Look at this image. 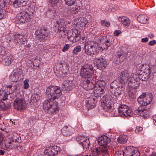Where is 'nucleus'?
Instances as JSON below:
<instances>
[{
    "instance_id": "26",
    "label": "nucleus",
    "mask_w": 156,
    "mask_h": 156,
    "mask_svg": "<svg viewBox=\"0 0 156 156\" xmlns=\"http://www.w3.org/2000/svg\"><path fill=\"white\" fill-rule=\"evenodd\" d=\"M62 132L63 136H69L73 133V129L71 127L65 126L62 130Z\"/></svg>"
},
{
    "instance_id": "12",
    "label": "nucleus",
    "mask_w": 156,
    "mask_h": 156,
    "mask_svg": "<svg viewBox=\"0 0 156 156\" xmlns=\"http://www.w3.org/2000/svg\"><path fill=\"white\" fill-rule=\"evenodd\" d=\"M19 143L16 139L12 138L11 139H7L5 141L4 149H6L7 150L16 148L19 145Z\"/></svg>"
},
{
    "instance_id": "55",
    "label": "nucleus",
    "mask_w": 156,
    "mask_h": 156,
    "mask_svg": "<svg viewBox=\"0 0 156 156\" xmlns=\"http://www.w3.org/2000/svg\"><path fill=\"white\" fill-rule=\"evenodd\" d=\"M125 114V116L124 117H127L128 116H131L132 115V111L129 109H127L126 110V112L124 113Z\"/></svg>"
},
{
    "instance_id": "25",
    "label": "nucleus",
    "mask_w": 156,
    "mask_h": 156,
    "mask_svg": "<svg viewBox=\"0 0 156 156\" xmlns=\"http://www.w3.org/2000/svg\"><path fill=\"white\" fill-rule=\"evenodd\" d=\"M136 113L144 118L147 119L149 116V112L143 108H141L136 111Z\"/></svg>"
},
{
    "instance_id": "20",
    "label": "nucleus",
    "mask_w": 156,
    "mask_h": 156,
    "mask_svg": "<svg viewBox=\"0 0 156 156\" xmlns=\"http://www.w3.org/2000/svg\"><path fill=\"white\" fill-rule=\"evenodd\" d=\"M60 152V148L57 146H54L50 149L46 148L44 153L45 154L48 156H53L59 154Z\"/></svg>"
},
{
    "instance_id": "9",
    "label": "nucleus",
    "mask_w": 156,
    "mask_h": 156,
    "mask_svg": "<svg viewBox=\"0 0 156 156\" xmlns=\"http://www.w3.org/2000/svg\"><path fill=\"white\" fill-rule=\"evenodd\" d=\"M31 16L27 11H23L18 13L16 16L17 22L19 24L26 23L30 22Z\"/></svg>"
},
{
    "instance_id": "61",
    "label": "nucleus",
    "mask_w": 156,
    "mask_h": 156,
    "mask_svg": "<svg viewBox=\"0 0 156 156\" xmlns=\"http://www.w3.org/2000/svg\"><path fill=\"white\" fill-rule=\"evenodd\" d=\"M64 11L68 14H70L72 13V11L71 10V7H68L65 8Z\"/></svg>"
},
{
    "instance_id": "53",
    "label": "nucleus",
    "mask_w": 156,
    "mask_h": 156,
    "mask_svg": "<svg viewBox=\"0 0 156 156\" xmlns=\"http://www.w3.org/2000/svg\"><path fill=\"white\" fill-rule=\"evenodd\" d=\"M101 23L102 26L107 27H109L110 25V23L109 21L107 22L105 20H101Z\"/></svg>"
},
{
    "instance_id": "27",
    "label": "nucleus",
    "mask_w": 156,
    "mask_h": 156,
    "mask_svg": "<svg viewBox=\"0 0 156 156\" xmlns=\"http://www.w3.org/2000/svg\"><path fill=\"white\" fill-rule=\"evenodd\" d=\"M28 0H15L13 4L14 7L17 8L19 7L26 5Z\"/></svg>"
},
{
    "instance_id": "34",
    "label": "nucleus",
    "mask_w": 156,
    "mask_h": 156,
    "mask_svg": "<svg viewBox=\"0 0 156 156\" xmlns=\"http://www.w3.org/2000/svg\"><path fill=\"white\" fill-rule=\"evenodd\" d=\"M14 42L15 44L18 43H23L24 44H25L27 42V40L24 36H20L19 37H15V38L14 39Z\"/></svg>"
},
{
    "instance_id": "44",
    "label": "nucleus",
    "mask_w": 156,
    "mask_h": 156,
    "mask_svg": "<svg viewBox=\"0 0 156 156\" xmlns=\"http://www.w3.org/2000/svg\"><path fill=\"white\" fill-rule=\"evenodd\" d=\"M40 99V95L37 93L34 94L31 96V100L34 102H37Z\"/></svg>"
},
{
    "instance_id": "18",
    "label": "nucleus",
    "mask_w": 156,
    "mask_h": 156,
    "mask_svg": "<svg viewBox=\"0 0 156 156\" xmlns=\"http://www.w3.org/2000/svg\"><path fill=\"white\" fill-rule=\"evenodd\" d=\"M81 84L83 87L86 90H92L94 89L96 86V80L94 81L91 79L82 80Z\"/></svg>"
},
{
    "instance_id": "32",
    "label": "nucleus",
    "mask_w": 156,
    "mask_h": 156,
    "mask_svg": "<svg viewBox=\"0 0 156 156\" xmlns=\"http://www.w3.org/2000/svg\"><path fill=\"white\" fill-rule=\"evenodd\" d=\"M87 101V107L88 108H93L95 106L97 100L95 98H90Z\"/></svg>"
},
{
    "instance_id": "15",
    "label": "nucleus",
    "mask_w": 156,
    "mask_h": 156,
    "mask_svg": "<svg viewBox=\"0 0 156 156\" xmlns=\"http://www.w3.org/2000/svg\"><path fill=\"white\" fill-rule=\"evenodd\" d=\"M56 23L58 25L57 33L59 35V37H62L63 35H65L66 23L65 22L64 19H59L56 21Z\"/></svg>"
},
{
    "instance_id": "19",
    "label": "nucleus",
    "mask_w": 156,
    "mask_h": 156,
    "mask_svg": "<svg viewBox=\"0 0 156 156\" xmlns=\"http://www.w3.org/2000/svg\"><path fill=\"white\" fill-rule=\"evenodd\" d=\"M3 55L1 61L2 64L5 66H9L14 60V58L12 55L11 54L5 55V54Z\"/></svg>"
},
{
    "instance_id": "50",
    "label": "nucleus",
    "mask_w": 156,
    "mask_h": 156,
    "mask_svg": "<svg viewBox=\"0 0 156 156\" xmlns=\"http://www.w3.org/2000/svg\"><path fill=\"white\" fill-rule=\"evenodd\" d=\"M51 4L52 5L51 7H54L55 8L57 7L56 6L57 5V4L59 2V0H50Z\"/></svg>"
},
{
    "instance_id": "14",
    "label": "nucleus",
    "mask_w": 156,
    "mask_h": 156,
    "mask_svg": "<svg viewBox=\"0 0 156 156\" xmlns=\"http://www.w3.org/2000/svg\"><path fill=\"white\" fill-rule=\"evenodd\" d=\"M23 74V73L20 69H15L9 76V80L12 82H17L22 79L21 76Z\"/></svg>"
},
{
    "instance_id": "8",
    "label": "nucleus",
    "mask_w": 156,
    "mask_h": 156,
    "mask_svg": "<svg viewBox=\"0 0 156 156\" xmlns=\"http://www.w3.org/2000/svg\"><path fill=\"white\" fill-rule=\"evenodd\" d=\"M153 96L150 93H144L137 99L138 101L141 106L150 104L152 101Z\"/></svg>"
},
{
    "instance_id": "62",
    "label": "nucleus",
    "mask_w": 156,
    "mask_h": 156,
    "mask_svg": "<svg viewBox=\"0 0 156 156\" xmlns=\"http://www.w3.org/2000/svg\"><path fill=\"white\" fill-rule=\"evenodd\" d=\"M28 9L29 10L27 12V13H29V14H30V16H31V15L33 14L34 12H35V11L33 9H32L30 7L28 8Z\"/></svg>"
},
{
    "instance_id": "40",
    "label": "nucleus",
    "mask_w": 156,
    "mask_h": 156,
    "mask_svg": "<svg viewBox=\"0 0 156 156\" xmlns=\"http://www.w3.org/2000/svg\"><path fill=\"white\" fill-rule=\"evenodd\" d=\"M60 68L61 71L64 74L66 73L69 71V65L66 63L63 64Z\"/></svg>"
},
{
    "instance_id": "30",
    "label": "nucleus",
    "mask_w": 156,
    "mask_h": 156,
    "mask_svg": "<svg viewBox=\"0 0 156 156\" xmlns=\"http://www.w3.org/2000/svg\"><path fill=\"white\" fill-rule=\"evenodd\" d=\"M104 89L105 88L101 87H95L94 90V94L95 97L96 98L101 97V95L104 93Z\"/></svg>"
},
{
    "instance_id": "54",
    "label": "nucleus",
    "mask_w": 156,
    "mask_h": 156,
    "mask_svg": "<svg viewBox=\"0 0 156 156\" xmlns=\"http://www.w3.org/2000/svg\"><path fill=\"white\" fill-rule=\"evenodd\" d=\"M108 100H111L109 98V97L108 96H104L103 98L101 99V103L103 104L105 103L107 101H108Z\"/></svg>"
},
{
    "instance_id": "10",
    "label": "nucleus",
    "mask_w": 156,
    "mask_h": 156,
    "mask_svg": "<svg viewBox=\"0 0 156 156\" xmlns=\"http://www.w3.org/2000/svg\"><path fill=\"white\" fill-rule=\"evenodd\" d=\"M80 32L76 29L71 30L67 32V36L69 40L73 42H76L80 39Z\"/></svg>"
},
{
    "instance_id": "16",
    "label": "nucleus",
    "mask_w": 156,
    "mask_h": 156,
    "mask_svg": "<svg viewBox=\"0 0 156 156\" xmlns=\"http://www.w3.org/2000/svg\"><path fill=\"white\" fill-rule=\"evenodd\" d=\"M97 68L100 70H103L107 67L108 63L106 59L101 57H96L94 59Z\"/></svg>"
},
{
    "instance_id": "13",
    "label": "nucleus",
    "mask_w": 156,
    "mask_h": 156,
    "mask_svg": "<svg viewBox=\"0 0 156 156\" xmlns=\"http://www.w3.org/2000/svg\"><path fill=\"white\" fill-rule=\"evenodd\" d=\"M78 144L81 145L84 149L86 150L90 144L89 139L83 135L77 136L76 139Z\"/></svg>"
},
{
    "instance_id": "7",
    "label": "nucleus",
    "mask_w": 156,
    "mask_h": 156,
    "mask_svg": "<svg viewBox=\"0 0 156 156\" xmlns=\"http://www.w3.org/2000/svg\"><path fill=\"white\" fill-rule=\"evenodd\" d=\"M132 77L131 74L127 70H124L119 73L118 75L119 79L115 80L125 85L127 83L128 81L131 79Z\"/></svg>"
},
{
    "instance_id": "23",
    "label": "nucleus",
    "mask_w": 156,
    "mask_h": 156,
    "mask_svg": "<svg viewBox=\"0 0 156 156\" xmlns=\"http://www.w3.org/2000/svg\"><path fill=\"white\" fill-rule=\"evenodd\" d=\"M59 107L58 106V104L57 102L54 101L53 104H52L51 106L47 112L49 114H55L58 112Z\"/></svg>"
},
{
    "instance_id": "29",
    "label": "nucleus",
    "mask_w": 156,
    "mask_h": 156,
    "mask_svg": "<svg viewBox=\"0 0 156 156\" xmlns=\"http://www.w3.org/2000/svg\"><path fill=\"white\" fill-rule=\"evenodd\" d=\"M56 11L55 8L52 7H50L46 12V16L48 18L53 19L55 14Z\"/></svg>"
},
{
    "instance_id": "3",
    "label": "nucleus",
    "mask_w": 156,
    "mask_h": 156,
    "mask_svg": "<svg viewBox=\"0 0 156 156\" xmlns=\"http://www.w3.org/2000/svg\"><path fill=\"white\" fill-rule=\"evenodd\" d=\"M62 90L58 86H50L46 90L47 97L53 100L59 98L62 94Z\"/></svg>"
},
{
    "instance_id": "2",
    "label": "nucleus",
    "mask_w": 156,
    "mask_h": 156,
    "mask_svg": "<svg viewBox=\"0 0 156 156\" xmlns=\"http://www.w3.org/2000/svg\"><path fill=\"white\" fill-rule=\"evenodd\" d=\"M5 88V91L3 92V94L0 91V96L2 95V99L3 100L6 99L12 100L14 98V95L12 93L17 89V86L13 83H10L6 85Z\"/></svg>"
},
{
    "instance_id": "31",
    "label": "nucleus",
    "mask_w": 156,
    "mask_h": 156,
    "mask_svg": "<svg viewBox=\"0 0 156 156\" xmlns=\"http://www.w3.org/2000/svg\"><path fill=\"white\" fill-rule=\"evenodd\" d=\"M127 107L125 105H121L119 106L118 110L119 115L123 117L125 116V114L124 113L127 109Z\"/></svg>"
},
{
    "instance_id": "39",
    "label": "nucleus",
    "mask_w": 156,
    "mask_h": 156,
    "mask_svg": "<svg viewBox=\"0 0 156 156\" xmlns=\"http://www.w3.org/2000/svg\"><path fill=\"white\" fill-rule=\"evenodd\" d=\"M117 57V59L120 62H122L125 59V56L124 54H123L122 51L117 53L116 55Z\"/></svg>"
},
{
    "instance_id": "4",
    "label": "nucleus",
    "mask_w": 156,
    "mask_h": 156,
    "mask_svg": "<svg viewBox=\"0 0 156 156\" xmlns=\"http://www.w3.org/2000/svg\"><path fill=\"white\" fill-rule=\"evenodd\" d=\"M98 43L95 41H88L85 43V53L88 55L93 56L96 54Z\"/></svg>"
},
{
    "instance_id": "17",
    "label": "nucleus",
    "mask_w": 156,
    "mask_h": 156,
    "mask_svg": "<svg viewBox=\"0 0 156 156\" xmlns=\"http://www.w3.org/2000/svg\"><path fill=\"white\" fill-rule=\"evenodd\" d=\"M13 105L15 109L20 111L24 109L26 106L25 101L23 98H17L14 101Z\"/></svg>"
},
{
    "instance_id": "38",
    "label": "nucleus",
    "mask_w": 156,
    "mask_h": 156,
    "mask_svg": "<svg viewBox=\"0 0 156 156\" xmlns=\"http://www.w3.org/2000/svg\"><path fill=\"white\" fill-rule=\"evenodd\" d=\"M137 20L139 22L141 23H145L148 20L147 18L144 15L142 14L138 16Z\"/></svg>"
},
{
    "instance_id": "11",
    "label": "nucleus",
    "mask_w": 156,
    "mask_h": 156,
    "mask_svg": "<svg viewBox=\"0 0 156 156\" xmlns=\"http://www.w3.org/2000/svg\"><path fill=\"white\" fill-rule=\"evenodd\" d=\"M35 38L37 40L44 42L46 40L45 37L48 36L49 33L46 28H43L36 30L35 32Z\"/></svg>"
},
{
    "instance_id": "5",
    "label": "nucleus",
    "mask_w": 156,
    "mask_h": 156,
    "mask_svg": "<svg viewBox=\"0 0 156 156\" xmlns=\"http://www.w3.org/2000/svg\"><path fill=\"white\" fill-rule=\"evenodd\" d=\"M125 87V85L115 80L111 83L109 90L113 95L119 96L123 91Z\"/></svg>"
},
{
    "instance_id": "28",
    "label": "nucleus",
    "mask_w": 156,
    "mask_h": 156,
    "mask_svg": "<svg viewBox=\"0 0 156 156\" xmlns=\"http://www.w3.org/2000/svg\"><path fill=\"white\" fill-rule=\"evenodd\" d=\"M66 90H70L74 87V84L72 80H67L65 81L63 84Z\"/></svg>"
},
{
    "instance_id": "22",
    "label": "nucleus",
    "mask_w": 156,
    "mask_h": 156,
    "mask_svg": "<svg viewBox=\"0 0 156 156\" xmlns=\"http://www.w3.org/2000/svg\"><path fill=\"white\" fill-rule=\"evenodd\" d=\"M139 86V83L136 81L134 78L132 77L131 79L129 80V83H128V90L131 92L133 89H136Z\"/></svg>"
},
{
    "instance_id": "63",
    "label": "nucleus",
    "mask_w": 156,
    "mask_h": 156,
    "mask_svg": "<svg viewBox=\"0 0 156 156\" xmlns=\"http://www.w3.org/2000/svg\"><path fill=\"white\" fill-rule=\"evenodd\" d=\"M143 129L142 127L140 126L137 127L135 130V132L136 133H138L140 132Z\"/></svg>"
},
{
    "instance_id": "56",
    "label": "nucleus",
    "mask_w": 156,
    "mask_h": 156,
    "mask_svg": "<svg viewBox=\"0 0 156 156\" xmlns=\"http://www.w3.org/2000/svg\"><path fill=\"white\" fill-rule=\"evenodd\" d=\"M29 80L28 79H26L24 81L23 87L24 89H26L28 88L29 86Z\"/></svg>"
},
{
    "instance_id": "46",
    "label": "nucleus",
    "mask_w": 156,
    "mask_h": 156,
    "mask_svg": "<svg viewBox=\"0 0 156 156\" xmlns=\"http://www.w3.org/2000/svg\"><path fill=\"white\" fill-rule=\"evenodd\" d=\"M108 101H107L105 103L102 104V105H105V108H107L108 109H109L112 107V101L111 100H108Z\"/></svg>"
},
{
    "instance_id": "35",
    "label": "nucleus",
    "mask_w": 156,
    "mask_h": 156,
    "mask_svg": "<svg viewBox=\"0 0 156 156\" xmlns=\"http://www.w3.org/2000/svg\"><path fill=\"white\" fill-rule=\"evenodd\" d=\"M128 140V137L127 136L123 135H120L117 139L119 143L124 144L126 143Z\"/></svg>"
},
{
    "instance_id": "48",
    "label": "nucleus",
    "mask_w": 156,
    "mask_h": 156,
    "mask_svg": "<svg viewBox=\"0 0 156 156\" xmlns=\"http://www.w3.org/2000/svg\"><path fill=\"white\" fill-rule=\"evenodd\" d=\"M17 47L19 48L20 50L22 51L24 49H26V45L23 44L18 43V44H16Z\"/></svg>"
},
{
    "instance_id": "64",
    "label": "nucleus",
    "mask_w": 156,
    "mask_h": 156,
    "mask_svg": "<svg viewBox=\"0 0 156 156\" xmlns=\"http://www.w3.org/2000/svg\"><path fill=\"white\" fill-rule=\"evenodd\" d=\"M35 120V118L34 117H30L29 119V122L31 124L33 123Z\"/></svg>"
},
{
    "instance_id": "21",
    "label": "nucleus",
    "mask_w": 156,
    "mask_h": 156,
    "mask_svg": "<svg viewBox=\"0 0 156 156\" xmlns=\"http://www.w3.org/2000/svg\"><path fill=\"white\" fill-rule=\"evenodd\" d=\"M100 42L101 44V48L102 50L107 49L108 47L111 45V40L109 38H107L106 37H102L100 40Z\"/></svg>"
},
{
    "instance_id": "1",
    "label": "nucleus",
    "mask_w": 156,
    "mask_h": 156,
    "mask_svg": "<svg viewBox=\"0 0 156 156\" xmlns=\"http://www.w3.org/2000/svg\"><path fill=\"white\" fill-rule=\"evenodd\" d=\"M98 141L99 145L105 146L93 148L92 150V155L93 156H103L108 153V147L106 145L110 142V138L106 136H102L98 138Z\"/></svg>"
},
{
    "instance_id": "57",
    "label": "nucleus",
    "mask_w": 156,
    "mask_h": 156,
    "mask_svg": "<svg viewBox=\"0 0 156 156\" xmlns=\"http://www.w3.org/2000/svg\"><path fill=\"white\" fill-rule=\"evenodd\" d=\"M41 63V61L38 59H35L33 62V65L35 66H38Z\"/></svg>"
},
{
    "instance_id": "42",
    "label": "nucleus",
    "mask_w": 156,
    "mask_h": 156,
    "mask_svg": "<svg viewBox=\"0 0 156 156\" xmlns=\"http://www.w3.org/2000/svg\"><path fill=\"white\" fill-rule=\"evenodd\" d=\"M95 87H99L105 89V86L106 85L105 82L102 80H99L96 81Z\"/></svg>"
},
{
    "instance_id": "41",
    "label": "nucleus",
    "mask_w": 156,
    "mask_h": 156,
    "mask_svg": "<svg viewBox=\"0 0 156 156\" xmlns=\"http://www.w3.org/2000/svg\"><path fill=\"white\" fill-rule=\"evenodd\" d=\"M140 75L139 76V79L142 81H147L150 78V76L147 74H144L143 73L139 72Z\"/></svg>"
},
{
    "instance_id": "59",
    "label": "nucleus",
    "mask_w": 156,
    "mask_h": 156,
    "mask_svg": "<svg viewBox=\"0 0 156 156\" xmlns=\"http://www.w3.org/2000/svg\"><path fill=\"white\" fill-rule=\"evenodd\" d=\"M70 46V45L69 44H66L64 46L63 48L62 49V51L63 52H65L67 51Z\"/></svg>"
},
{
    "instance_id": "58",
    "label": "nucleus",
    "mask_w": 156,
    "mask_h": 156,
    "mask_svg": "<svg viewBox=\"0 0 156 156\" xmlns=\"http://www.w3.org/2000/svg\"><path fill=\"white\" fill-rule=\"evenodd\" d=\"M5 48L2 46H0V54L1 55H3L5 53Z\"/></svg>"
},
{
    "instance_id": "47",
    "label": "nucleus",
    "mask_w": 156,
    "mask_h": 156,
    "mask_svg": "<svg viewBox=\"0 0 156 156\" xmlns=\"http://www.w3.org/2000/svg\"><path fill=\"white\" fill-rule=\"evenodd\" d=\"M71 8L72 12L73 13L78 12L80 9V8L79 6L75 5L73 6L72 7H71Z\"/></svg>"
},
{
    "instance_id": "45",
    "label": "nucleus",
    "mask_w": 156,
    "mask_h": 156,
    "mask_svg": "<svg viewBox=\"0 0 156 156\" xmlns=\"http://www.w3.org/2000/svg\"><path fill=\"white\" fill-rule=\"evenodd\" d=\"M7 17L5 11L3 9H0V20L4 19Z\"/></svg>"
},
{
    "instance_id": "37",
    "label": "nucleus",
    "mask_w": 156,
    "mask_h": 156,
    "mask_svg": "<svg viewBox=\"0 0 156 156\" xmlns=\"http://www.w3.org/2000/svg\"><path fill=\"white\" fill-rule=\"evenodd\" d=\"M119 20L123 24L126 26H129L130 23V20L126 17H120Z\"/></svg>"
},
{
    "instance_id": "51",
    "label": "nucleus",
    "mask_w": 156,
    "mask_h": 156,
    "mask_svg": "<svg viewBox=\"0 0 156 156\" xmlns=\"http://www.w3.org/2000/svg\"><path fill=\"white\" fill-rule=\"evenodd\" d=\"M66 4L69 6L73 5L75 3L76 0H64Z\"/></svg>"
},
{
    "instance_id": "36",
    "label": "nucleus",
    "mask_w": 156,
    "mask_h": 156,
    "mask_svg": "<svg viewBox=\"0 0 156 156\" xmlns=\"http://www.w3.org/2000/svg\"><path fill=\"white\" fill-rule=\"evenodd\" d=\"M123 153L124 156H136L133 150L131 148L126 149Z\"/></svg>"
},
{
    "instance_id": "43",
    "label": "nucleus",
    "mask_w": 156,
    "mask_h": 156,
    "mask_svg": "<svg viewBox=\"0 0 156 156\" xmlns=\"http://www.w3.org/2000/svg\"><path fill=\"white\" fill-rule=\"evenodd\" d=\"M82 50V48L80 45H77L74 47L72 51L73 54V55H76L78 53L80 52Z\"/></svg>"
},
{
    "instance_id": "60",
    "label": "nucleus",
    "mask_w": 156,
    "mask_h": 156,
    "mask_svg": "<svg viewBox=\"0 0 156 156\" xmlns=\"http://www.w3.org/2000/svg\"><path fill=\"white\" fill-rule=\"evenodd\" d=\"M6 4V2L5 0H0V7H4Z\"/></svg>"
},
{
    "instance_id": "33",
    "label": "nucleus",
    "mask_w": 156,
    "mask_h": 156,
    "mask_svg": "<svg viewBox=\"0 0 156 156\" xmlns=\"http://www.w3.org/2000/svg\"><path fill=\"white\" fill-rule=\"evenodd\" d=\"M51 98H49L44 101L43 103V108L44 109L46 110L47 112L49 109L51 107L52 104H53L54 101H52L51 100Z\"/></svg>"
},
{
    "instance_id": "6",
    "label": "nucleus",
    "mask_w": 156,
    "mask_h": 156,
    "mask_svg": "<svg viewBox=\"0 0 156 156\" xmlns=\"http://www.w3.org/2000/svg\"><path fill=\"white\" fill-rule=\"evenodd\" d=\"M92 65L89 63L86 64L82 67L80 73V75L82 77V81L83 80V78H85V80L92 79L90 77L92 73H94Z\"/></svg>"
},
{
    "instance_id": "52",
    "label": "nucleus",
    "mask_w": 156,
    "mask_h": 156,
    "mask_svg": "<svg viewBox=\"0 0 156 156\" xmlns=\"http://www.w3.org/2000/svg\"><path fill=\"white\" fill-rule=\"evenodd\" d=\"M0 109L2 110H6V104L0 101Z\"/></svg>"
},
{
    "instance_id": "49",
    "label": "nucleus",
    "mask_w": 156,
    "mask_h": 156,
    "mask_svg": "<svg viewBox=\"0 0 156 156\" xmlns=\"http://www.w3.org/2000/svg\"><path fill=\"white\" fill-rule=\"evenodd\" d=\"M4 137L2 136V133H0V147L4 149L5 144H3V140Z\"/></svg>"
},
{
    "instance_id": "24",
    "label": "nucleus",
    "mask_w": 156,
    "mask_h": 156,
    "mask_svg": "<svg viewBox=\"0 0 156 156\" xmlns=\"http://www.w3.org/2000/svg\"><path fill=\"white\" fill-rule=\"evenodd\" d=\"M139 71L144 74H147L149 75H150L151 73L150 66L146 64L141 65L139 67Z\"/></svg>"
}]
</instances>
